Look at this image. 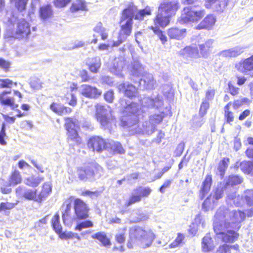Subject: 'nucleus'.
Masks as SVG:
<instances>
[{
	"label": "nucleus",
	"instance_id": "f257e3e1",
	"mask_svg": "<svg viewBox=\"0 0 253 253\" xmlns=\"http://www.w3.org/2000/svg\"><path fill=\"white\" fill-rule=\"evenodd\" d=\"M246 217L244 212L232 211L224 207L220 208L214 216L213 229L217 237L223 242H234L238 238L239 234L233 230L240 227V223Z\"/></svg>",
	"mask_w": 253,
	"mask_h": 253
},
{
	"label": "nucleus",
	"instance_id": "f03ea898",
	"mask_svg": "<svg viewBox=\"0 0 253 253\" xmlns=\"http://www.w3.org/2000/svg\"><path fill=\"white\" fill-rule=\"evenodd\" d=\"M203 0H182V3L184 5H193V7L188 6L183 8L178 21L180 24L188 22H198L205 15L203 9H197L202 4Z\"/></svg>",
	"mask_w": 253,
	"mask_h": 253
},
{
	"label": "nucleus",
	"instance_id": "7ed1b4c3",
	"mask_svg": "<svg viewBox=\"0 0 253 253\" xmlns=\"http://www.w3.org/2000/svg\"><path fill=\"white\" fill-rule=\"evenodd\" d=\"M179 8V3L176 1L165 0L159 7L158 14L154 20L155 25L165 27L169 23V18L175 14Z\"/></svg>",
	"mask_w": 253,
	"mask_h": 253
},
{
	"label": "nucleus",
	"instance_id": "20e7f679",
	"mask_svg": "<svg viewBox=\"0 0 253 253\" xmlns=\"http://www.w3.org/2000/svg\"><path fill=\"white\" fill-rule=\"evenodd\" d=\"M51 192V186L49 183H44L39 193L35 190L20 187L16 189L17 194L28 200H33L38 203H41L44 200Z\"/></svg>",
	"mask_w": 253,
	"mask_h": 253
},
{
	"label": "nucleus",
	"instance_id": "39448f33",
	"mask_svg": "<svg viewBox=\"0 0 253 253\" xmlns=\"http://www.w3.org/2000/svg\"><path fill=\"white\" fill-rule=\"evenodd\" d=\"M129 237L134 242L143 248L149 247L155 238V235L150 230L146 231L139 227H133L129 230Z\"/></svg>",
	"mask_w": 253,
	"mask_h": 253
},
{
	"label": "nucleus",
	"instance_id": "423d86ee",
	"mask_svg": "<svg viewBox=\"0 0 253 253\" xmlns=\"http://www.w3.org/2000/svg\"><path fill=\"white\" fill-rule=\"evenodd\" d=\"M126 118H124L122 120L123 126H126L128 128L130 134H146L147 135L152 134L155 130L156 126L150 121H146L142 124V127H139L138 123V120L136 117H134L133 124H131V122H128Z\"/></svg>",
	"mask_w": 253,
	"mask_h": 253
},
{
	"label": "nucleus",
	"instance_id": "0eeeda50",
	"mask_svg": "<svg viewBox=\"0 0 253 253\" xmlns=\"http://www.w3.org/2000/svg\"><path fill=\"white\" fill-rule=\"evenodd\" d=\"M96 108V118L101 126L104 129H110L113 124L114 119L112 115V109L108 105L97 104Z\"/></svg>",
	"mask_w": 253,
	"mask_h": 253
},
{
	"label": "nucleus",
	"instance_id": "6e6552de",
	"mask_svg": "<svg viewBox=\"0 0 253 253\" xmlns=\"http://www.w3.org/2000/svg\"><path fill=\"white\" fill-rule=\"evenodd\" d=\"M135 10L133 8H126L123 11L121 19V29L119 35L125 37L126 39L131 33L133 24L132 19Z\"/></svg>",
	"mask_w": 253,
	"mask_h": 253
},
{
	"label": "nucleus",
	"instance_id": "1a4fd4ad",
	"mask_svg": "<svg viewBox=\"0 0 253 253\" xmlns=\"http://www.w3.org/2000/svg\"><path fill=\"white\" fill-rule=\"evenodd\" d=\"M120 104L123 109V116L121 119V125L123 126L122 120L124 118H126V120L128 122H131V124H133V118L134 117H136V119L138 120V116H139L141 112H142L141 109H139L138 106L136 103H131L128 104V103L125 99H121L120 100Z\"/></svg>",
	"mask_w": 253,
	"mask_h": 253
},
{
	"label": "nucleus",
	"instance_id": "9d476101",
	"mask_svg": "<svg viewBox=\"0 0 253 253\" xmlns=\"http://www.w3.org/2000/svg\"><path fill=\"white\" fill-rule=\"evenodd\" d=\"M103 173L102 168L98 165L92 163L78 169L79 178L81 180H85L92 177H99Z\"/></svg>",
	"mask_w": 253,
	"mask_h": 253
},
{
	"label": "nucleus",
	"instance_id": "9b49d317",
	"mask_svg": "<svg viewBox=\"0 0 253 253\" xmlns=\"http://www.w3.org/2000/svg\"><path fill=\"white\" fill-rule=\"evenodd\" d=\"M30 33L29 24L24 19H18L16 28L8 36L16 39L27 38Z\"/></svg>",
	"mask_w": 253,
	"mask_h": 253
},
{
	"label": "nucleus",
	"instance_id": "f8f14e48",
	"mask_svg": "<svg viewBox=\"0 0 253 253\" xmlns=\"http://www.w3.org/2000/svg\"><path fill=\"white\" fill-rule=\"evenodd\" d=\"M152 189L149 187L139 186L134 189L129 199L126 203L128 207L136 202H140L142 197H147L151 193Z\"/></svg>",
	"mask_w": 253,
	"mask_h": 253
},
{
	"label": "nucleus",
	"instance_id": "ddd939ff",
	"mask_svg": "<svg viewBox=\"0 0 253 253\" xmlns=\"http://www.w3.org/2000/svg\"><path fill=\"white\" fill-rule=\"evenodd\" d=\"M235 67L239 72L246 75L253 76V55L241 60L235 64Z\"/></svg>",
	"mask_w": 253,
	"mask_h": 253
},
{
	"label": "nucleus",
	"instance_id": "4468645a",
	"mask_svg": "<svg viewBox=\"0 0 253 253\" xmlns=\"http://www.w3.org/2000/svg\"><path fill=\"white\" fill-rule=\"evenodd\" d=\"M74 209L76 219H83L88 217V208L86 204L80 199H76L74 202Z\"/></svg>",
	"mask_w": 253,
	"mask_h": 253
},
{
	"label": "nucleus",
	"instance_id": "2eb2a0df",
	"mask_svg": "<svg viewBox=\"0 0 253 253\" xmlns=\"http://www.w3.org/2000/svg\"><path fill=\"white\" fill-rule=\"evenodd\" d=\"M80 92L84 96L89 98H96L100 96L102 91L95 86L84 84L79 87Z\"/></svg>",
	"mask_w": 253,
	"mask_h": 253
},
{
	"label": "nucleus",
	"instance_id": "dca6fc26",
	"mask_svg": "<svg viewBox=\"0 0 253 253\" xmlns=\"http://www.w3.org/2000/svg\"><path fill=\"white\" fill-rule=\"evenodd\" d=\"M72 206L70 203H65L62 207V218L64 223L67 226L71 225L76 220L75 212H72Z\"/></svg>",
	"mask_w": 253,
	"mask_h": 253
},
{
	"label": "nucleus",
	"instance_id": "f3484780",
	"mask_svg": "<svg viewBox=\"0 0 253 253\" xmlns=\"http://www.w3.org/2000/svg\"><path fill=\"white\" fill-rule=\"evenodd\" d=\"M227 4V0H206L205 3L207 8H212L215 11L219 12H222Z\"/></svg>",
	"mask_w": 253,
	"mask_h": 253
},
{
	"label": "nucleus",
	"instance_id": "a211bd4d",
	"mask_svg": "<svg viewBox=\"0 0 253 253\" xmlns=\"http://www.w3.org/2000/svg\"><path fill=\"white\" fill-rule=\"evenodd\" d=\"M105 142L103 138L95 136L89 139L88 146L90 149H92L93 151L100 152L105 148Z\"/></svg>",
	"mask_w": 253,
	"mask_h": 253
},
{
	"label": "nucleus",
	"instance_id": "6ab92c4d",
	"mask_svg": "<svg viewBox=\"0 0 253 253\" xmlns=\"http://www.w3.org/2000/svg\"><path fill=\"white\" fill-rule=\"evenodd\" d=\"M140 102L141 105L143 107H155L158 108L161 107L163 105V98L160 95H158L155 98H151L149 97H144L140 100Z\"/></svg>",
	"mask_w": 253,
	"mask_h": 253
},
{
	"label": "nucleus",
	"instance_id": "aec40b11",
	"mask_svg": "<svg viewBox=\"0 0 253 253\" xmlns=\"http://www.w3.org/2000/svg\"><path fill=\"white\" fill-rule=\"evenodd\" d=\"M167 34L171 39L181 40L187 35V30L185 28L172 27L168 29Z\"/></svg>",
	"mask_w": 253,
	"mask_h": 253
},
{
	"label": "nucleus",
	"instance_id": "412c9836",
	"mask_svg": "<svg viewBox=\"0 0 253 253\" xmlns=\"http://www.w3.org/2000/svg\"><path fill=\"white\" fill-rule=\"evenodd\" d=\"M127 68L133 76L139 77L144 73V68L137 59H133Z\"/></svg>",
	"mask_w": 253,
	"mask_h": 253
},
{
	"label": "nucleus",
	"instance_id": "4be33fe9",
	"mask_svg": "<svg viewBox=\"0 0 253 253\" xmlns=\"http://www.w3.org/2000/svg\"><path fill=\"white\" fill-rule=\"evenodd\" d=\"M244 52V48L241 46H237L230 49L222 50L219 52V56L224 57H235L240 55Z\"/></svg>",
	"mask_w": 253,
	"mask_h": 253
},
{
	"label": "nucleus",
	"instance_id": "5701e85b",
	"mask_svg": "<svg viewBox=\"0 0 253 253\" xmlns=\"http://www.w3.org/2000/svg\"><path fill=\"white\" fill-rule=\"evenodd\" d=\"M10 91H3L0 94V102L3 105L9 106L12 110L17 108L18 104H16L13 97L8 96L7 94L10 93Z\"/></svg>",
	"mask_w": 253,
	"mask_h": 253
},
{
	"label": "nucleus",
	"instance_id": "b1692460",
	"mask_svg": "<svg viewBox=\"0 0 253 253\" xmlns=\"http://www.w3.org/2000/svg\"><path fill=\"white\" fill-rule=\"evenodd\" d=\"M126 64V60L123 57L116 58L113 63V67L111 68V71L114 74L122 76L121 73Z\"/></svg>",
	"mask_w": 253,
	"mask_h": 253
},
{
	"label": "nucleus",
	"instance_id": "393cba45",
	"mask_svg": "<svg viewBox=\"0 0 253 253\" xmlns=\"http://www.w3.org/2000/svg\"><path fill=\"white\" fill-rule=\"evenodd\" d=\"M118 89L120 91L124 92L125 95L129 98L135 96L137 93L136 87L131 84H121L118 86Z\"/></svg>",
	"mask_w": 253,
	"mask_h": 253
},
{
	"label": "nucleus",
	"instance_id": "a878e982",
	"mask_svg": "<svg viewBox=\"0 0 253 253\" xmlns=\"http://www.w3.org/2000/svg\"><path fill=\"white\" fill-rule=\"evenodd\" d=\"M212 183V178L211 175H208L203 182L201 188L200 190L199 198L203 200L206 195L209 192Z\"/></svg>",
	"mask_w": 253,
	"mask_h": 253
},
{
	"label": "nucleus",
	"instance_id": "bb28decb",
	"mask_svg": "<svg viewBox=\"0 0 253 253\" xmlns=\"http://www.w3.org/2000/svg\"><path fill=\"white\" fill-rule=\"evenodd\" d=\"M53 15L52 7L50 5L41 6L39 10V16L42 21H46L51 19Z\"/></svg>",
	"mask_w": 253,
	"mask_h": 253
},
{
	"label": "nucleus",
	"instance_id": "cd10ccee",
	"mask_svg": "<svg viewBox=\"0 0 253 253\" xmlns=\"http://www.w3.org/2000/svg\"><path fill=\"white\" fill-rule=\"evenodd\" d=\"M213 42V40L209 39L204 43L199 44L200 53L203 57L206 58L209 55L212 48Z\"/></svg>",
	"mask_w": 253,
	"mask_h": 253
},
{
	"label": "nucleus",
	"instance_id": "c85d7f7f",
	"mask_svg": "<svg viewBox=\"0 0 253 253\" xmlns=\"http://www.w3.org/2000/svg\"><path fill=\"white\" fill-rule=\"evenodd\" d=\"M213 241L210 234H207L203 237L202 241V250L204 252H209L214 248Z\"/></svg>",
	"mask_w": 253,
	"mask_h": 253
},
{
	"label": "nucleus",
	"instance_id": "c756f323",
	"mask_svg": "<svg viewBox=\"0 0 253 253\" xmlns=\"http://www.w3.org/2000/svg\"><path fill=\"white\" fill-rule=\"evenodd\" d=\"M215 18L212 15H209L198 25L197 29H211L215 24Z\"/></svg>",
	"mask_w": 253,
	"mask_h": 253
},
{
	"label": "nucleus",
	"instance_id": "7c9ffc66",
	"mask_svg": "<svg viewBox=\"0 0 253 253\" xmlns=\"http://www.w3.org/2000/svg\"><path fill=\"white\" fill-rule=\"evenodd\" d=\"M128 8H133L135 10V13L133 14V17L135 19L138 20H143L145 16L150 15L151 14L152 9L149 6H146L144 9L137 10L134 6L129 7Z\"/></svg>",
	"mask_w": 253,
	"mask_h": 253
},
{
	"label": "nucleus",
	"instance_id": "2f4dec72",
	"mask_svg": "<svg viewBox=\"0 0 253 253\" xmlns=\"http://www.w3.org/2000/svg\"><path fill=\"white\" fill-rule=\"evenodd\" d=\"M50 108L54 112L59 115L68 114L72 112V110L70 108L54 103L51 104Z\"/></svg>",
	"mask_w": 253,
	"mask_h": 253
},
{
	"label": "nucleus",
	"instance_id": "473e14b6",
	"mask_svg": "<svg viewBox=\"0 0 253 253\" xmlns=\"http://www.w3.org/2000/svg\"><path fill=\"white\" fill-rule=\"evenodd\" d=\"M238 167L244 173L253 176V162L244 161L241 162Z\"/></svg>",
	"mask_w": 253,
	"mask_h": 253
},
{
	"label": "nucleus",
	"instance_id": "72a5a7b5",
	"mask_svg": "<svg viewBox=\"0 0 253 253\" xmlns=\"http://www.w3.org/2000/svg\"><path fill=\"white\" fill-rule=\"evenodd\" d=\"M141 82H143L144 85L146 89H152L156 84V81L153 79L152 74L146 73L144 76L143 79H141Z\"/></svg>",
	"mask_w": 253,
	"mask_h": 253
},
{
	"label": "nucleus",
	"instance_id": "f704fd0d",
	"mask_svg": "<svg viewBox=\"0 0 253 253\" xmlns=\"http://www.w3.org/2000/svg\"><path fill=\"white\" fill-rule=\"evenodd\" d=\"M93 239H96L100 241L102 244L105 247L110 246L111 242L110 240L107 238L105 232H99L95 233L91 236Z\"/></svg>",
	"mask_w": 253,
	"mask_h": 253
},
{
	"label": "nucleus",
	"instance_id": "c9c22d12",
	"mask_svg": "<svg viewBox=\"0 0 253 253\" xmlns=\"http://www.w3.org/2000/svg\"><path fill=\"white\" fill-rule=\"evenodd\" d=\"M242 181L243 178L241 176L238 175H231L229 176L226 182L225 189H227L230 186H233L240 184L242 182Z\"/></svg>",
	"mask_w": 253,
	"mask_h": 253
},
{
	"label": "nucleus",
	"instance_id": "e433bc0d",
	"mask_svg": "<svg viewBox=\"0 0 253 253\" xmlns=\"http://www.w3.org/2000/svg\"><path fill=\"white\" fill-rule=\"evenodd\" d=\"M93 31L98 33L101 36V39L103 41L106 40L108 37V30L102 26V24L100 22L97 24L93 29Z\"/></svg>",
	"mask_w": 253,
	"mask_h": 253
},
{
	"label": "nucleus",
	"instance_id": "4c0bfd02",
	"mask_svg": "<svg viewBox=\"0 0 253 253\" xmlns=\"http://www.w3.org/2000/svg\"><path fill=\"white\" fill-rule=\"evenodd\" d=\"M231 201L237 207L240 206L243 203V199L239 195H237L235 192L232 193L227 195V202L231 204Z\"/></svg>",
	"mask_w": 253,
	"mask_h": 253
},
{
	"label": "nucleus",
	"instance_id": "58836bf2",
	"mask_svg": "<svg viewBox=\"0 0 253 253\" xmlns=\"http://www.w3.org/2000/svg\"><path fill=\"white\" fill-rule=\"evenodd\" d=\"M229 159L224 158L219 163L217 168V174L222 178L224 175L225 171L228 166Z\"/></svg>",
	"mask_w": 253,
	"mask_h": 253
},
{
	"label": "nucleus",
	"instance_id": "ea45409f",
	"mask_svg": "<svg viewBox=\"0 0 253 253\" xmlns=\"http://www.w3.org/2000/svg\"><path fill=\"white\" fill-rule=\"evenodd\" d=\"M43 180V177L31 176L25 180V183L31 187H37Z\"/></svg>",
	"mask_w": 253,
	"mask_h": 253
},
{
	"label": "nucleus",
	"instance_id": "a19ab883",
	"mask_svg": "<svg viewBox=\"0 0 253 253\" xmlns=\"http://www.w3.org/2000/svg\"><path fill=\"white\" fill-rule=\"evenodd\" d=\"M212 196H209L205 200L202 204V209L205 211L212 210L216 205V202L212 198Z\"/></svg>",
	"mask_w": 253,
	"mask_h": 253
},
{
	"label": "nucleus",
	"instance_id": "79ce46f5",
	"mask_svg": "<svg viewBox=\"0 0 253 253\" xmlns=\"http://www.w3.org/2000/svg\"><path fill=\"white\" fill-rule=\"evenodd\" d=\"M59 215L56 214L53 216L51 219V225L54 230L58 234H60L62 232V226L60 223Z\"/></svg>",
	"mask_w": 253,
	"mask_h": 253
},
{
	"label": "nucleus",
	"instance_id": "37998d69",
	"mask_svg": "<svg viewBox=\"0 0 253 253\" xmlns=\"http://www.w3.org/2000/svg\"><path fill=\"white\" fill-rule=\"evenodd\" d=\"M70 9L72 12H76L79 10H85L86 5L84 1L82 0H77L72 4Z\"/></svg>",
	"mask_w": 253,
	"mask_h": 253
},
{
	"label": "nucleus",
	"instance_id": "c03bdc74",
	"mask_svg": "<svg viewBox=\"0 0 253 253\" xmlns=\"http://www.w3.org/2000/svg\"><path fill=\"white\" fill-rule=\"evenodd\" d=\"M68 136V139L74 141L77 144H79L81 143V138L79 136L77 133V128H72L66 129Z\"/></svg>",
	"mask_w": 253,
	"mask_h": 253
},
{
	"label": "nucleus",
	"instance_id": "a18cd8bd",
	"mask_svg": "<svg viewBox=\"0 0 253 253\" xmlns=\"http://www.w3.org/2000/svg\"><path fill=\"white\" fill-rule=\"evenodd\" d=\"M65 127L66 129H75L79 126V123L78 120L75 118H65Z\"/></svg>",
	"mask_w": 253,
	"mask_h": 253
},
{
	"label": "nucleus",
	"instance_id": "49530a36",
	"mask_svg": "<svg viewBox=\"0 0 253 253\" xmlns=\"http://www.w3.org/2000/svg\"><path fill=\"white\" fill-rule=\"evenodd\" d=\"M157 26L159 25H155V26H151L150 28L153 30V32L156 35H157L158 37L161 40L162 43L164 44L167 42V38L166 36L163 33V32L159 29Z\"/></svg>",
	"mask_w": 253,
	"mask_h": 253
},
{
	"label": "nucleus",
	"instance_id": "de8ad7c7",
	"mask_svg": "<svg viewBox=\"0 0 253 253\" xmlns=\"http://www.w3.org/2000/svg\"><path fill=\"white\" fill-rule=\"evenodd\" d=\"M101 61L99 57H95L92 59V62L89 65V70L92 73H97L100 67Z\"/></svg>",
	"mask_w": 253,
	"mask_h": 253
},
{
	"label": "nucleus",
	"instance_id": "09e8293b",
	"mask_svg": "<svg viewBox=\"0 0 253 253\" xmlns=\"http://www.w3.org/2000/svg\"><path fill=\"white\" fill-rule=\"evenodd\" d=\"M183 52L184 54H187L192 57L197 58L199 56L198 49L195 47H186L183 49Z\"/></svg>",
	"mask_w": 253,
	"mask_h": 253
},
{
	"label": "nucleus",
	"instance_id": "8fccbe9b",
	"mask_svg": "<svg viewBox=\"0 0 253 253\" xmlns=\"http://www.w3.org/2000/svg\"><path fill=\"white\" fill-rule=\"evenodd\" d=\"M15 3V7L20 11H22L26 9L28 0H11Z\"/></svg>",
	"mask_w": 253,
	"mask_h": 253
},
{
	"label": "nucleus",
	"instance_id": "3c124183",
	"mask_svg": "<svg viewBox=\"0 0 253 253\" xmlns=\"http://www.w3.org/2000/svg\"><path fill=\"white\" fill-rule=\"evenodd\" d=\"M231 104V102H229L224 107L225 117L226 119V122L228 123L233 122L234 119L233 113L229 111Z\"/></svg>",
	"mask_w": 253,
	"mask_h": 253
},
{
	"label": "nucleus",
	"instance_id": "603ef678",
	"mask_svg": "<svg viewBox=\"0 0 253 253\" xmlns=\"http://www.w3.org/2000/svg\"><path fill=\"white\" fill-rule=\"evenodd\" d=\"M245 199L249 206H253V190H247L245 191Z\"/></svg>",
	"mask_w": 253,
	"mask_h": 253
},
{
	"label": "nucleus",
	"instance_id": "864d4df0",
	"mask_svg": "<svg viewBox=\"0 0 253 253\" xmlns=\"http://www.w3.org/2000/svg\"><path fill=\"white\" fill-rule=\"evenodd\" d=\"M164 118L163 114H155L150 117V121L155 126L157 124H160Z\"/></svg>",
	"mask_w": 253,
	"mask_h": 253
},
{
	"label": "nucleus",
	"instance_id": "5fc2aeb1",
	"mask_svg": "<svg viewBox=\"0 0 253 253\" xmlns=\"http://www.w3.org/2000/svg\"><path fill=\"white\" fill-rule=\"evenodd\" d=\"M21 181V177L20 173L17 171H15L12 174L10 180L11 184L16 185L19 183Z\"/></svg>",
	"mask_w": 253,
	"mask_h": 253
},
{
	"label": "nucleus",
	"instance_id": "6e6d98bb",
	"mask_svg": "<svg viewBox=\"0 0 253 253\" xmlns=\"http://www.w3.org/2000/svg\"><path fill=\"white\" fill-rule=\"evenodd\" d=\"M111 145V148L114 150V151L120 154H123L125 153V150L120 142H112Z\"/></svg>",
	"mask_w": 253,
	"mask_h": 253
},
{
	"label": "nucleus",
	"instance_id": "4d7b16f0",
	"mask_svg": "<svg viewBox=\"0 0 253 253\" xmlns=\"http://www.w3.org/2000/svg\"><path fill=\"white\" fill-rule=\"evenodd\" d=\"M93 226L92 222L90 220H86L78 224L76 227L75 229L81 231L83 228L91 227Z\"/></svg>",
	"mask_w": 253,
	"mask_h": 253
},
{
	"label": "nucleus",
	"instance_id": "13d9d810",
	"mask_svg": "<svg viewBox=\"0 0 253 253\" xmlns=\"http://www.w3.org/2000/svg\"><path fill=\"white\" fill-rule=\"evenodd\" d=\"M16 204L9 202H2L0 204V211H5L6 210H9L13 209Z\"/></svg>",
	"mask_w": 253,
	"mask_h": 253
},
{
	"label": "nucleus",
	"instance_id": "bf43d9fd",
	"mask_svg": "<svg viewBox=\"0 0 253 253\" xmlns=\"http://www.w3.org/2000/svg\"><path fill=\"white\" fill-rule=\"evenodd\" d=\"M210 196H212V198L217 202L219 199L222 197L223 190L221 189L217 188Z\"/></svg>",
	"mask_w": 253,
	"mask_h": 253
},
{
	"label": "nucleus",
	"instance_id": "052dcab7",
	"mask_svg": "<svg viewBox=\"0 0 253 253\" xmlns=\"http://www.w3.org/2000/svg\"><path fill=\"white\" fill-rule=\"evenodd\" d=\"M184 238V237L183 235L179 233L175 240L169 245L170 248H173L178 246L180 243H181Z\"/></svg>",
	"mask_w": 253,
	"mask_h": 253
},
{
	"label": "nucleus",
	"instance_id": "680f3d73",
	"mask_svg": "<svg viewBox=\"0 0 253 253\" xmlns=\"http://www.w3.org/2000/svg\"><path fill=\"white\" fill-rule=\"evenodd\" d=\"M209 107V103L207 100H204L201 105L200 109V114L203 116L207 112V110Z\"/></svg>",
	"mask_w": 253,
	"mask_h": 253
},
{
	"label": "nucleus",
	"instance_id": "e2e57ef3",
	"mask_svg": "<svg viewBox=\"0 0 253 253\" xmlns=\"http://www.w3.org/2000/svg\"><path fill=\"white\" fill-rule=\"evenodd\" d=\"M125 37H123L122 36H119L118 40L117 41H110V43H111V47H117L119 46L122 42L126 41Z\"/></svg>",
	"mask_w": 253,
	"mask_h": 253
},
{
	"label": "nucleus",
	"instance_id": "0e129e2a",
	"mask_svg": "<svg viewBox=\"0 0 253 253\" xmlns=\"http://www.w3.org/2000/svg\"><path fill=\"white\" fill-rule=\"evenodd\" d=\"M71 1V0H55L54 5L58 8H61L65 6Z\"/></svg>",
	"mask_w": 253,
	"mask_h": 253
},
{
	"label": "nucleus",
	"instance_id": "69168bd1",
	"mask_svg": "<svg viewBox=\"0 0 253 253\" xmlns=\"http://www.w3.org/2000/svg\"><path fill=\"white\" fill-rule=\"evenodd\" d=\"M229 91L233 96L239 94L240 89L233 85L231 83H228Z\"/></svg>",
	"mask_w": 253,
	"mask_h": 253
},
{
	"label": "nucleus",
	"instance_id": "338daca9",
	"mask_svg": "<svg viewBox=\"0 0 253 253\" xmlns=\"http://www.w3.org/2000/svg\"><path fill=\"white\" fill-rule=\"evenodd\" d=\"M104 97L105 100L108 102H112L114 98L113 91L109 90L106 92L104 95Z\"/></svg>",
	"mask_w": 253,
	"mask_h": 253
},
{
	"label": "nucleus",
	"instance_id": "774afa93",
	"mask_svg": "<svg viewBox=\"0 0 253 253\" xmlns=\"http://www.w3.org/2000/svg\"><path fill=\"white\" fill-rule=\"evenodd\" d=\"M215 94V90L214 89L210 87L206 93V99L205 100H212Z\"/></svg>",
	"mask_w": 253,
	"mask_h": 253
}]
</instances>
